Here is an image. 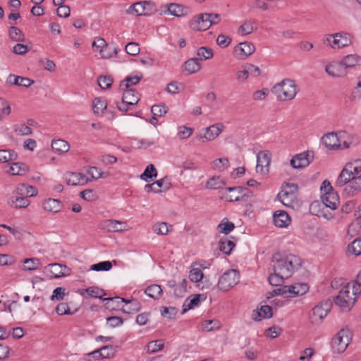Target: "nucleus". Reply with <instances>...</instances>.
I'll return each instance as SVG.
<instances>
[{
	"mask_svg": "<svg viewBox=\"0 0 361 361\" xmlns=\"http://www.w3.org/2000/svg\"><path fill=\"white\" fill-rule=\"evenodd\" d=\"M325 71L329 75L338 78L343 77L348 73L341 61L329 63L326 66Z\"/></svg>",
	"mask_w": 361,
	"mask_h": 361,
	"instance_id": "6ab92c4d",
	"label": "nucleus"
},
{
	"mask_svg": "<svg viewBox=\"0 0 361 361\" xmlns=\"http://www.w3.org/2000/svg\"><path fill=\"white\" fill-rule=\"evenodd\" d=\"M351 340V333L348 329H341L338 331L331 342V348L335 353H342L347 348Z\"/></svg>",
	"mask_w": 361,
	"mask_h": 361,
	"instance_id": "423d86ee",
	"label": "nucleus"
},
{
	"mask_svg": "<svg viewBox=\"0 0 361 361\" xmlns=\"http://www.w3.org/2000/svg\"><path fill=\"white\" fill-rule=\"evenodd\" d=\"M322 142L326 147L331 149H336L341 147V145L338 144V137L336 134L334 133L324 135L322 137Z\"/></svg>",
	"mask_w": 361,
	"mask_h": 361,
	"instance_id": "c756f323",
	"label": "nucleus"
},
{
	"mask_svg": "<svg viewBox=\"0 0 361 361\" xmlns=\"http://www.w3.org/2000/svg\"><path fill=\"white\" fill-rule=\"evenodd\" d=\"M92 46L97 50L99 51L102 58L109 59L112 57V54H106V50L107 49V44L106 41L102 38H97L92 43Z\"/></svg>",
	"mask_w": 361,
	"mask_h": 361,
	"instance_id": "e433bc0d",
	"label": "nucleus"
},
{
	"mask_svg": "<svg viewBox=\"0 0 361 361\" xmlns=\"http://www.w3.org/2000/svg\"><path fill=\"white\" fill-rule=\"evenodd\" d=\"M7 204L11 208L19 209L27 208L30 205V201L26 197H9L7 199Z\"/></svg>",
	"mask_w": 361,
	"mask_h": 361,
	"instance_id": "cd10ccee",
	"label": "nucleus"
},
{
	"mask_svg": "<svg viewBox=\"0 0 361 361\" xmlns=\"http://www.w3.org/2000/svg\"><path fill=\"white\" fill-rule=\"evenodd\" d=\"M28 170L26 164L20 162L13 163L8 170V172L12 175L23 176Z\"/></svg>",
	"mask_w": 361,
	"mask_h": 361,
	"instance_id": "58836bf2",
	"label": "nucleus"
},
{
	"mask_svg": "<svg viewBox=\"0 0 361 361\" xmlns=\"http://www.w3.org/2000/svg\"><path fill=\"white\" fill-rule=\"evenodd\" d=\"M24 266L23 269L35 271L41 267L40 260L38 258H26L23 260Z\"/></svg>",
	"mask_w": 361,
	"mask_h": 361,
	"instance_id": "79ce46f5",
	"label": "nucleus"
},
{
	"mask_svg": "<svg viewBox=\"0 0 361 361\" xmlns=\"http://www.w3.org/2000/svg\"><path fill=\"white\" fill-rule=\"evenodd\" d=\"M112 268L111 262L109 261H103L91 266L90 269L96 271H109Z\"/></svg>",
	"mask_w": 361,
	"mask_h": 361,
	"instance_id": "864d4df0",
	"label": "nucleus"
},
{
	"mask_svg": "<svg viewBox=\"0 0 361 361\" xmlns=\"http://www.w3.org/2000/svg\"><path fill=\"white\" fill-rule=\"evenodd\" d=\"M142 78V74L140 73L136 75H128L120 84V89L123 90L124 88L130 89V87L137 84Z\"/></svg>",
	"mask_w": 361,
	"mask_h": 361,
	"instance_id": "c9c22d12",
	"label": "nucleus"
},
{
	"mask_svg": "<svg viewBox=\"0 0 361 361\" xmlns=\"http://www.w3.org/2000/svg\"><path fill=\"white\" fill-rule=\"evenodd\" d=\"M193 132V129L185 126H180L178 129V137L181 140L189 137Z\"/></svg>",
	"mask_w": 361,
	"mask_h": 361,
	"instance_id": "bf43d9fd",
	"label": "nucleus"
},
{
	"mask_svg": "<svg viewBox=\"0 0 361 361\" xmlns=\"http://www.w3.org/2000/svg\"><path fill=\"white\" fill-rule=\"evenodd\" d=\"M145 293L154 300H159L163 295V290L161 286L152 284L145 288Z\"/></svg>",
	"mask_w": 361,
	"mask_h": 361,
	"instance_id": "473e14b6",
	"label": "nucleus"
},
{
	"mask_svg": "<svg viewBox=\"0 0 361 361\" xmlns=\"http://www.w3.org/2000/svg\"><path fill=\"white\" fill-rule=\"evenodd\" d=\"M113 82V80L109 76H100L97 80L98 85L102 89H108L109 88Z\"/></svg>",
	"mask_w": 361,
	"mask_h": 361,
	"instance_id": "052dcab7",
	"label": "nucleus"
},
{
	"mask_svg": "<svg viewBox=\"0 0 361 361\" xmlns=\"http://www.w3.org/2000/svg\"><path fill=\"white\" fill-rule=\"evenodd\" d=\"M272 92L279 101H289L295 98L298 92L295 82L290 79H284L276 84L272 88Z\"/></svg>",
	"mask_w": 361,
	"mask_h": 361,
	"instance_id": "7ed1b4c3",
	"label": "nucleus"
},
{
	"mask_svg": "<svg viewBox=\"0 0 361 361\" xmlns=\"http://www.w3.org/2000/svg\"><path fill=\"white\" fill-rule=\"evenodd\" d=\"M114 300L117 301V302H125L126 304L130 305L128 310H123V312L131 313V312H138L140 309V302L135 299L128 300L123 298L120 297H115Z\"/></svg>",
	"mask_w": 361,
	"mask_h": 361,
	"instance_id": "72a5a7b5",
	"label": "nucleus"
},
{
	"mask_svg": "<svg viewBox=\"0 0 361 361\" xmlns=\"http://www.w3.org/2000/svg\"><path fill=\"white\" fill-rule=\"evenodd\" d=\"M313 153L309 151L295 154L290 160V166L293 169H302L307 166L312 161Z\"/></svg>",
	"mask_w": 361,
	"mask_h": 361,
	"instance_id": "4468645a",
	"label": "nucleus"
},
{
	"mask_svg": "<svg viewBox=\"0 0 361 361\" xmlns=\"http://www.w3.org/2000/svg\"><path fill=\"white\" fill-rule=\"evenodd\" d=\"M164 342L162 339L152 341L146 345V350L148 353H155L164 348Z\"/></svg>",
	"mask_w": 361,
	"mask_h": 361,
	"instance_id": "ea45409f",
	"label": "nucleus"
},
{
	"mask_svg": "<svg viewBox=\"0 0 361 361\" xmlns=\"http://www.w3.org/2000/svg\"><path fill=\"white\" fill-rule=\"evenodd\" d=\"M338 32L334 34L325 35L322 38V42L324 45L334 49H341Z\"/></svg>",
	"mask_w": 361,
	"mask_h": 361,
	"instance_id": "7c9ffc66",
	"label": "nucleus"
},
{
	"mask_svg": "<svg viewBox=\"0 0 361 361\" xmlns=\"http://www.w3.org/2000/svg\"><path fill=\"white\" fill-rule=\"evenodd\" d=\"M98 227L105 232H122L127 230L128 225L124 221L106 219L102 221L98 224Z\"/></svg>",
	"mask_w": 361,
	"mask_h": 361,
	"instance_id": "9b49d317",
	"label": "nucleus"
},
{
	"mask_svg": "<svg viewBox=\"0 0 361 361\" xmlns=\"http://www.w3.org/2000/svg\"><path fill=\"white\" fill-rule=\"evenodd\" d=\"M204 276L202 270L200 268H192L189 274L190 280L192 282L200 281Z\"/></svg>",
	"mask_w": 361,
	"mask_h": 361,
	"instance_id": "13d9d810",
	"label": "nucleus"
},
{
	"mask_svg": "<svg viewBox=\"0 0 361 361\" xmlns=\"http://www.w3.org/2000/svg\"><path fill=\"white\" fill-rule=\"evenodd\" d=\"M343 193L345 196L351 197L361 192V174L358 176H351L347 180Z\"/></svg>",
	"mask_w": 361,
	"mask_h": 361,
	"instance_id": "f8f14e48",
	"label": "nucleus"
},
{
	"mask_svg": "<svg viewBox=\"0 0 361 361\" xmlns=\"http://www.w3.org/2000/svg\"><path fill=\"white\" fill-rule=\"evenodd\" d=\"M360 293L361 288L359 286L355 283L349 282L341 289L334 301L342 310L349 311L353 307Z\"/></svg>",
	"mask_w": 361,
	"mask_h": 361,
	"instance_id": "f03ea898",
	"label": "nucleus"
},
{
	"mask_svg": "<svg viewBox=\"0 0 361 361\" xmlns=\"http://www.w3.org/2000/svg\"><path fill=\"white\" fill-rule=\"evenodd\" d=\"M86 172L91 176V179L90 180H97L101 178H106L109 176V173H104L101 169L95 166H88Z\"/></svg>",
	"mask_w": 361,
	"mask_h": 361,
	"instance_id": "a19ab883",
	"label": "nucleus"
},
{
	"mask_svg": "<svg viewBox=\"0 0 361 361\" xmlns=\"http://www.w3.org/2000/svg\"><path fill=\"white\" fill-rule=\"evenodd\" d=\"M187 279H183L178 285L176 286L173 290L174 295L179 298L183 297L187 291Z\"/></svg>",
	"mask_w": 361,
	"mask_h": 361,
	"instance_id": "603ef678",
	"label": "nucleus"
},
{
	"mask_svg": "<svg viewBox=\"0 0 361 361\" xmlns=\"http://www.w3.org/2000/svg\"><path fill=\"white\" fill-rule=\"evenodd\" d=\"M197 55L200 61L204 59H209L213 56V51L211 49L202 47L197 49Z\"/></svg>",
	"mask_w": 361,
	"mask_h": 361,
	"instance_id": "5fc2aeb1",
	"label": "nucleus"
},
{
	"mask_svg": "<svg viewBox=\"0 0 361 361\" xmlns=\"http://www.w3.org/2000/svg\"><path fill=\"white\" fill-rule=\"evenodd\" d=\"M250 196V190L240 186L226 188L221 193V198L228 202H245Z\"/></svg>",
	"mask_w": 361,
	"mask_h": 361,
	"instance_id": "20e7f679",
	"label": "nucleus"
},
{
	"mask_svg": "<svg viewBox=\"0 0 361 361\" xmlns=\"http://www.w3.org/2000/svg\"><path fill=\"white\" fill-rule=\"evenodd\" d=\"M157 176V171L156 168L153 164L148 165L146 169H145L144 172L141 174L140 178L147 181L149 182L153 178H156Z\"/></svg>",
	"mask_w": 361,
	"mask_h": 361,
	"instance_id": "c03bdc74",
	"label": "nucleus"
},
{
	"mask_svg": "<svg viewBox=\"0 0 361 361\" xmlns=\"http://www.w3.org/2000/svg\"><path fill=\"white\" fill-rule=\"evenodd\" d=\"M271 274L268 281L271 286H281L284 279L290 277L302 265L301 259L293 254L276 253L272 257Z\"/></svg>",
	"mask_w": 361,
	"mask_h": 361,
	"instance_id": "f257e3e1",
	"label": "nucleus"
},
{
	"mask_svg": "<svg viewBox=\"0 0 361 361\" xmlns=\"http://www.w3.org/2000/svg\"><path fill=\"white\" fill-rule=\"evenodd\" d=\"M106 321H107V324L111 328H115V327L119 326L122 325L123 323V319L120 317H116V316L109 317L106 319Z\"/></svg>",
	"mask_w": 361,
	"mask_h": 361,
	"instance_id": "774afa93",
	"label": "nucleus"
},
{
	"mask_svg": "<svg viewBox=\"0 0 361 361\" xmlns=\"http://www.w3.org/2000/svg\"><path fill=\"white\" fill-rule=\"evenodd\" d=\"M360 166H355L353 163L347 164L340 173L336 180V186L340 188L343 187L345 185L347 180H349V178L351 176H358L360 175Z\"/></svg>",
	"mask_w": 361,
	"mask_h": 361,
	"instance_id": "6e6552de",
	"label": "nucleus"
},
{
	"mask_svg": "<svg viewBox=\"0 0 361 361\" xmlns=\"http://www.w3.org/2000/svg\"><path fill=\"white\" fill-rule=\"evenodd\" d=\"M107 103L105 99L97 97L92 102V109L95 115L101 116L103 115L104 110H106Z\"/></svg>",
	"mask_w": 361,
	"mask_h": 361,
	"instance_id": "2f4dec72",
	"label": "nucleus"
},
{
	"mask_svg": "<svg viewBox=\"0 0 361 361\" xmlns=\"http://www.w3.org/2000/svg\"><path fill=\"white\" fill-rule=\"evenodd\" d=\"M126 51L132 56H136L140 53L139 44L135 42H129L126 46Z\"/></svg>",
	"mask_w": 361,
	"mask_h": 361,
	"instance_id": "69168bd1",
	"label": "nucleus"
},
{
	"mask_svg": "<svg viewBox=\"0 0 361 361\" xmlns=\"http://www.w3.org/2000/svg\"><path fill=\"white\" fill-rule=\"evenodd\" d=\"M45 269L49 273V276L55 279L68 276L71 273V269L68 267L59 263L49 264Z\"/></svg>",
	"mask_w": 361,
	"mask_h": 361,
	"instance_id": "dca6fc26",
	"label": "nucleus"
},
{
	"mask_svg": "<svg viewBox=\"0 0 361 361\" xmlns=\"http://www.w3.org/2000/svg\"><path fill=\"white\" fill-rule=\"evenodd\" d=\"M274 222L279 228H286L291 222L288 213L283 210L276 211L273 214Z\"/></svg>",
	"mask_w": 361,
	"mask_h": 361,
	"instance_id": "5701e85b",
	"label": "nucleus"
},
{
	"mask_svg": "<svg viewBox=\"0 0 361 361\" xmlns=\"http://www.w3.org/2000/svg\"><path fill=\"white\" fill-rule=\"evenodd\" d=\"M166 6L168 13L176 17H183L190 13V8L182 4L171 3Z\"/></svg>",
	"mask_w": 361,
	"mask_h": 361,
	"instance_id": "a878e982",
	"label": "nucleus"
},
{
	"mask_svg": "<svg viewBox=\"0 0 361 361\" xmlns=\"http://www.w3.org/2000/svg\"><path fill=\"white\" fill-rule=\"evenodd\" d=\"M338 37L340 39L341 48L348 47L352 43V36L349 33L341 32H338Z\"/></svg>",
	"mask_w": 361,
	"mask_h": 361,
	"instance_id": "4d7b16f0",
	"label": "nucleus"
},
{
	"mask_svg": "<svg viewBox=\"0 0 361 361\" xmlns=\"http://www.w3.org/2000/svg\"><path fill=\"white\" fill-rule=\"evenodd\" d=\"M322 202L326 207L336 209L339 204V197L338 194L334 191L326 192L323 193L322 196Z\"/></svg>",
	"mask_w": 361,
	"mask_h": 361,
	"instance_id": "393cba45",
	"label": "nucleus"
},
{
	"mask_svg": "<svg viewBox=\"0 0 361 361\" xmlns=\"http://www.w3.org/2000/svg\"><path fill=\"white\" fill-rule=\"evenodd\" d=\"M201 68L200 59L192 58L185 62V71L188 74H192L197 72Z\"/></svg>",
	"mask_w": 361,
	"mask_h": 361,
	"instance_id": "4c0bfd02",
	"label": "nucleus"
},
{
	"mask_svg": "<svg viewBox=\"0 0 361 361\" xmlns=\"http://www.w3.org/2000/svg\"><path fill=\"white\" fill-rule=\"evenodd\" d=\"M270 161L271 157L269 152H259L257 155V173H259L261 174H267L269 172Z\"/></svg>",
	"mask_w": 361,
	"mask_h": 361,
	"instance_id": "2eb2a0df",
	"label": "nucleus"
},
{
	"mask_svg": "<svg viewBox=\"0 0 361 361\" xmlns=\"http://www.w3.org/2000/svg\"><path fill=\"white\" fill-rule=\"evenodd\" d=\"M171 228V226H169ZM152 231L157 235H166L169 232V226L165 222H159L153 225Z\"/></svg>",
	"mask_w": 361,
	"mask_h": 361,
	"instance_id": "09e8293b",
	"label": "nucleus"
},
{
	"mask_svg": "<svg viewBox=\"0 0 361 361\" xmlns=\"http://www.w3.org/2000/svg\"><path fill=\"white\" fill-rule=\"evenodd\" d=\"M348 250L356 256L361 255V238L354 240L348 245Z\"/></svg>",
	"mask_w": 361,
	"mask_h": 361,
	"instance_id": "6e6d98bb",
	"label": "nucleus"
},
{
	"mask_svg": "<svg viewBox=\"0 0 361 361\" xmlns=\"http://www.w3.org/2000/svg\"><path fill=\"white\" fill-rule=\"evenodd\" d=\"M152 6L150 1H140L132 4L127 10L126 13L135 16H145L149 11V6Z\"/></svg>",
	"mask_w": 361,
	"mask_h": 361,
	"instance_id": "412c9836",
	"label": "nucleus"
},
{
	"mask_svg": "<svg viewBox=\"0 0 361 361\" xmlns=\"http://www.w3.org/2000/svg\"><path fill=\"white\" fill-rule=\"evenodd\" d=\"M255 50L254 44L251 42H245L238 44L234 49L235 54L240 59H244L251 55Z\"/></svg>",
	"mask_w": 361,
	"mask_h": 361,
	"instance_id": "4be33fe9",
	"label": "nucleus"
},
{
	"mask_svg": "<svg viewBox=\"0 0 361 361\" xmlns=\"http://www.w3.org/2000/svg\"><path fill=\"white\" fill-rule=\"evenodd\" d=\"M298 187L295 183H286L279 192L277 197L280 202L286 207H293L297 198Z\"/></svg>",
	"mask_w": 361,
	"mask_h": 361,
	"instance_id": "39448f33",
	"label": "nucleus"
},
{
	"mask_svg": "<svg viewBox=\"0 0 361 361\" xmlns=\"http://www.w3.org/2000/svg\"><path fill=\"white\" fill-rule=\"evenodd\" d=\"M6 82L11 85L29 87L34 83V80L28 78L10 74L6 79Z\"/></svg>",
	"mask_w": 361,
	"mask_h": 361,
	"instance_id": "b1692460",
	"label": "nucleus"
},
{
	"mask_svg": "<svg viewBox=\"0 0 361 361\" xmlns=\"http://www.w3.org/2000/svg\"><path fill=\"white\" fill-rule=\"evenodd\" d=\"M224 185V182L219 177H213L207 182L206 187L208 189H219Z\"/></svg>",
	"mask_w": 361,
	"mask_h": 361,
	"instance_id": "3c124183",
	"label": "nucleus"
},
{
	"mask_svg": "<svg viewBox=\"0 0 361 361\" xmlns=\"http://www.w3.org/2000/svg\"><path fill=\"white\" fill-rule=\"evenodd\" d=\"M171 187V183L169 181V178L167 176L158 180L151 184H147L145 186V190L147 192H149L151 191L154 192H160L163 190H167Z\"/></svg>",
	"mask_w": 361,
	"mask_h": 361,
	"instance_id": "aec40b11",
	"label": "nucleus"
},
{
	"mask_svg": "<svg viewBox=\"0 0 361 361\" xmlns=\"http://www.w3.org/2000/svg\"><path fill=\"white\" fill-rule=\"evenodd\" d=\"M331 307V302L325 300L316 305L312 309V315L311 317L312 322L320 323L324 317H326L328 312Z\"/></svg>",
	"mask_w": 361,
	"mask_h": 361,
	"instance_id": "ddd939ff",
	"label": "nucleus"
},
{
	"mask_svg": "<svg viewBox=\"0 0 361 361\" xmlns=\"http://www.w3.org/2000/svg\"><path fill=\"white\" fill-rule=\"evenodd\" d=\"M151 112L154 116H161L166 114L167 108L165 105H153L151 108Z\"/></svg>",
	"mask_w": 361,
	"mask_h": 361,
	"instance_id": "0e129e2a",
	"label": "nucleus"
},
{
	"mask_svg": "<svg viewBox=\"0 0 361 361\" xmlns=\"http://www.w3.org/2000/svg\"><path fill=\"white\" fill-rule=\"evenodd\" d=\"M51 147L54 151L59 153H64L69 150L70 146L67 142L59 139L52 141Z\"/></svg>",
	"mask_w": 361,
	"mask_h": 361,
	"instance_id": "37998d69",
	"label": "nucleus"
},
{
	"mask_svg": "<svg viewBox=\"0 0 361 361\" xmlns=\"http://www.w3.org/2000/svg\"><path fill=\"white\" fill-rule=\"evenodd\" d=\"M63 179L68 185H83L89 181L84 174L78 172H66L63 175Z\"/></svg>",
	"mask_w": 361,
	"mask_h": 361,
	"instance_id": "f3484780",
	"label": "nucleus"
},
{
	"mask_svg": "<svg viewBox=\"0 0 361 361\" xmlns=\"http://www.w3.org/2000/svg\"><path fill=\"white\" fill-rule=\"evenodd\" d=\"M235 228L234 224L231 221H226V223H221L218 226V228L220 233L226 235L231 233Z\"/></svg>",
	"mask_w": 361,
	"mask_h": 361,
	"instance_id": "680f3d73",
	"label": "nucleus"
},
{
	"mask_svg": "<svg viewBox=\"0 0 361 361\" xmlns=\"http://www.w3.org/2000/svg\"><path fill=\"white\" fill-rule=\"evenodd\" d=\"M341 62L348 72L349 68L355 67L361 62V58L356 54H350L345 56L341 60Z\"/></svg>",
	"mask_w": 361,
	"mask_h": 361,
	"instance_id": "f704fd0d",
	"label": "nucleus"
},
{
	"mask_svg": "<svg viewBox=\"0 0 361 361\" xmlns=\"http://www.w3.org/2000/svg\"><path fill=\"white\" fill-rule=\"evenodd\" d=\"M25 186L24 183L18 184L16 188L13 190L11 192L10 197H26L25 195L27 193H25Z\"/></svg>",
	"mask_w": 361,
	"mask_h": 361,
	"instance_id": "338daca9",
	"label": "nucleus"
},
{
	"mask_svg": "<svg viewBox=\"0 0 361 361\" xmlns=\"http://www.w3.org/2000/svg\"><path fill=\"white\" fill-rule=\"evenodd\" d=\"M240 279V274L235 269H229L225 271L219 278L217 286L219 290L227 291L235 286Z\"/></svg>",
	"mask_w": 361,
	"mask_h": 361,
	"instance_id": "0eeeda50",
	"label": "nucleus"
},
{
	"mask_svg": "<svg viewBox=\"0 0 361 361\" xmlns=\"http://www.w3.org/2000/svg\"><path fill=\"white\" fill-rule=\"evenodd\" d=\"M9 37L16 42H24L25 35L23 32L17 27L11 26L8 30Z\"/></svg>",
	"mask_w": 361,
	"mask_h": 361,
	"instance_id": "de8ad7c7",
	"label": "nucleus"
},
{
	"mask_svg": "<svg viewBox=\"0 0 361 361\" xmlns=\"http://www.w3.org/2000/svg\"><path fill=\"white\" fill-rule=\"evenodd\" d=\"M224 128L223 124L217 123L205 128L204 134L200 133L197 139L202 142L214 140L221 132Z\"/></svg>",
	"mask_w": 361,
	"mask_h": 361,
	"instance_id": "a211bd4d",
	"label": "nucleus"
},
{
	"mask_svg": "<svg viewBox=\"0 0 361 361\" xmlns=\"http://www.w3.org/2000/svg\"><path fill=\"white\" fill-rule=\"evenodd\" d=\"M80 293L82 295H84V293H86L91 298H99L103 301L106 300H114V298H103L102 296L105 295L104 290L99 288L98 287L92 286L89 287L86 289L80 290Z\"/></svg>",
	"mask_w": 361,
	"mask_h": 361,
	"instance_id": "c85d7f7f",
	"label": "nucleus"
},
{
	"mask_svg": "<svg viewBox=\"0 0 361 361\" xmlns=\"http://www.w3.org/2000/svg\"><path fill=\"white\" fill-rule=\"evenodd\" d=\"M122 102L121 103H117V108L121 111L126 112L128 111V106H133L137 104L140 100L139 93L134 89H126L124 88Z\"/></svg>",
	"mask_w": 361,
	"mask_h": 361,
	"instance_id": "1a4fd4ad",
	"label": "nucleus"
},
{
	"mask_svg": "<svg viewBox=\"0 0 361 361\" xmlns=\"http://www.w3.org/2000/svg\"><path fill=\"white\" fill-rule=\"evenodd\" d=\"M291 296L302 295L307 293L309 288L306 283H295L290 286Z\"/></svg>",
	"mask_w": 361,
	"mask_h": 361,
	"instance_id": "a18cd8bd",
	"label": "nucleus"
},
{
	"mask_svg": "<svg viewBox=\"0 0 361 361\" xmlns=\"http://www.w3.org/2000/svg\"><path fill=\"white\" fill-rule=\"evenodd\" d=\"M235 246V243L228 240H221L219 243L220 250L226 255H230Z\"/></svg>",
	"mask_w": 361,
	"mask_h": 361,
	"instance_id": "8fccbe9b",
	"label": "nucleus"
},
{
	"mask_svg": "<svg viewBox=\"0 0 361 361\" xmlns=\"http://www.w3.org/2000/svg\"><path fill=\"white\" fill-rule=\"evenodd\" d=\"M63 206V204L61 201L53 198L45 200L42 203L44 210L53 213L59 212L62 209Z\"/></svg>",
	"mask_w": 361,
	"mask_h": 361,
	"instance_id": "bb28decb",
	"label": "nucleus"
},
{
	"mask_svg": "<svg viewBox=\"0 0 361 361\" xmlns=\"http://www.w3.org/2000/svg\"><path fill=\"white\" fill-rule=\"evenodd\" d=\"M258 318L254 317L255 320L260 321L262 319H269L272 317V308L269 305H262L257 312Z\"/></svg>",
	"mask_w": 361,
	"mask_h": 361,
	"instance_id": "49530a36",
	"label": "nucleus"
},
{
	"mask_svg": "<svg viewBox=\"0 0 361 361\" xmlns=\"http://www.w3.org/2000/svg\"><path fill=\"white\" fill-rule=\"evenodd\" d=\"M209 19L208 13L197 14L191 19L189 26L192 30L205 31L211 27Z\"/></svg>",
	"mask_w": 361,
	"mask_h": 361,
	"instance_id": "9d476101",
	"label": "nucleus"
},
{
	"mask_svg": "<svg viewBox=\"0 0 361 361\" xmlns=\"http://www.w3.org/2000/svg\"><path fill=\"white\" fill-rule=\"evenodd\" d=\"M56 312L59 315H69L74 313L71 311L68 304L65 302L59 303L56 307Z\"/></svg>",
	"mask_w": 361,
	"mask_h": 361,
	"instance_id": "e2e57ef3",
	"label": "nucleus"
}]
</instances>
